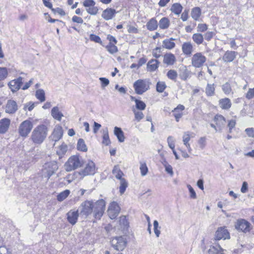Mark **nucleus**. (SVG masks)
Wrapping results in <instances>:
<instances>
[{
  "label": "nucleus",
  "mask_w": 254,
  "mask_h": 254,
  "mask_svg": "<svg viewBox=\"0 0 254 254\" xmlns=\"http://www.w3.org/2000/svg\"><path fill=\"white\" fill-rule=\"evenodd\" d=\"M106 204V201L103 199L95 201L93 200H85L81 203L79 207L80 214L86 217L92 214L95 219L100 220L104 213Z\"/></svg>",
  "instance_id": "f257e3e1"
},
{
  "label": "nucleus",
  "mask_w": 254,
  "mask_h": 254,
  "mask_svg": "<svg viewBox=\"0 0 254 254\" xmlns=\"http://www.w3.org/2000/svg\"><path fill=\"white\" fill-rule=\"evenodd\" d=\"M47 133V127L44 125H40L33 129L30 138L34 143L40 144L44 141Z\"/></svg>",
  "instance_id": "f03ea898"
},
{
  "label": "nucleus",
  "mask_w": 254,
  "mask_h": 254,
  "mask_svg": "<svg viewBox=\"0 0 254 254\" xmlns=\"http://www.w3.org/2000/svg\"><path fill=\"white\" fill-rule=\"evenodd\" d=\"M151 82L148 79H138L133 83V87L135 93L142 95L150 88Z\"/></svg>",
  "instance_id": "7ed1b4c3"
},
{
  "label": "nucleus",
  "mask_w": 254,
  "mask_h": 254,
  "mask_svg": "<svg viewBox=\"0 0 254 254\" xmlns=\"http://www.w3.org/2000/svg\"><path fill=\"white\" fill-rule=\"evenodd\" d=\"M59 168V166L56 161H52L45 163L42 169V175L48 180L54 175Z\"/></svg>",
  "instance_id": "20e7f679"
},
{
  "label": "nucleus",
  "mask_w": 254,
  "mask_h": 254,
  "mask_svg": "<svg viewBox=\"0 0 254 254\" xmlns=\"http://www.w3.org/2000/svg\"><path fill=\"white\" fill-rule=\"evenodd\" d=\"M81 165L82 163L79 156L73 155L69 158L64 166L67 172H70L81 167Z\"/></svg>",
  "instance_id": "39448f33"
},
{
  "label": "nucleus",
  "mask_w": 254,
  "mask_h": 254,
  "mask_svg": "<svg viewBox=\"0 0 254 254\" xmlns=\"http://www.w3.org/2000/svg\"><path fill=\"white\" fill-rule=\"evenodd\" d=\"M33 128L32 123L28 120L22 122L18 127V133L20 136L26 137Z\"/></svg>",
  "instance_id": "423d86ee"
},
{
  "label": "nucleus",
  "mask_w": 254,
  "mask_h": 254,
  "mask_svg": "<svg viewBox=\"0 0 254 254\" xmlns=\"http://www.w3.org/2000/svg\"><path fill=\"white\" fill-rule=\"evenodd\" d=\"M111 243L116 250L122 251L126 248L127 241L123 237H117L112 239Z\"/></svg>",
  "instance_id": "0eeeda50"
},
{
  "label": "nucleus",
  "mask_w": 254,
  "mask_h": 254,
  "mask_svg": "<svg viewBox=\"0 0 254 254\" xmlns=\"http://www.w3.org/2000/svg\"><path fill=\"white\" fill-rule=\"evenodd\" d=\"M191 65L195 68L201 67L206 61V58L201 53H196L191 58Z\"/></svg>",
  "instance_id": "6e6552de"
},
{
  "label": "nucleus",
  "mask_w": 254,
  "mask_h": 254,
  "mask_svg": "<svg viewBox=\"0 0 254 254\" xmlns=\"http://www.w3.org/2000/svg\"><path fill=\"white\" fill-rule=\"evenodd\" d=\"M251 223L244 219H239L235 223V228L239 231L247 233L250 231Z\"/></svg>",
  "instance_id": "1a4fd4ad"
},
{
  "label": "nucleus",
  "mask_w": 254,
  "mask_h": 254,
  "mask_svg": "<svg viewBox=\"0 0 254 254\" xmlns=\"http://www.w3.org/2000/svg\"><path fill=\"white\" fill-rule=\"evenodd\" d=\"M120 207L117 202L113 201L109 205L107 213L111 219H115L120 212Z\"/></svg>",
  "instance_id": "9d476101"
},
{
  "label": "nucleus",
  "mask_w": 254,
  "mask_h": 254,
  "mask_svg": "<svg viewBox=\"0 0 254 254\" xmlns=\"http://www.w3.org/2000/svg\"><path fill=\"white\" fill-rule=\"evenodd\" d=\"M96 170L95 163L93 161H90L86 164L84 168L79 172V174L82 177H84L88 175H94Z\"/></svg>",
  "instance_id": "9b49d317"
},
{
  "label": "nucleus",
  "mask_w": 254,
  "mask_h": 254,
  "mask_svg": "<svg viewBox=\"0 0 254 254\" xmlns=\"http://www.w3.org/2000/svg\"><path fill=\"white\" fill-rule=\"evenodd\" d=\"M23 83V78L19 77L17 79L11 80L8 83V86L12 92L18 91Z\"/></svg>",
  "instance_id": "f8f14e48"
},
{
  "label": "nucleus",
  "mask_w": 254,
  "mask_h": 254,
  "mask_svg": "<svg viewBox=\"0 0 254 254\" xmlns=\"http://www.w3.org/2000/svg\"><path fill=\"white\" fill-rule=\"evenodd\" d=\"M67 221L72 225H75L79 217L78 210H71L66 213Z\"/></svg>",
  "instance_id": "ddd939ff"
},
{
  "label": "nucleus",
  "mask_w": 254,
  "mask_h": 254,
  "mask_svg": "<svg viewBox=\"0 0 254 254\" xmlns=\"http://www.w3.org/2000/svg\"><path fill=\"white\" fill-rule=\"evenodd\" d=\"M213 121L216 125L219 131H221L226 123L225 118L221 115L217 114L214 116Z\"/></svg>",
  "instance_id": "4468645a"
},
{
  "label": "nucleus",
  "mask_w": 254,
  "mask_h": 254,
  "mask_svg": "<svg viewBox=\"0 0 254 254\" xmlns=\"http://www.w3.org/2000/svg\"><path fill=\"white\" fill-rule=\"evenodd\" d=\"M215 238L216 240H225L230 238V234L228 230L225 228H219L215 233Z\"/></svg>",
  "instance_id": "2eb2a0df"
},
{
  "label": "nucleus",
  "mask_w": 254,
  "mask_h": 254,
  "mask_svg": "<svg viewBox=\"0 0 254 254\" xmlns=\"http://www.w3.org/2000/svg\"><path fill=\"white\" fill-rule=\"evenodd\" d=\"M18 110V106L16 102L12 100L7 101L5 106V112L8 114H14Z\"/></svg>",
  "instance_id": "dca6fc26"
},
{
  "label": "nucleus",
  "mask_w": 254,
  "mask_h": 254,
  "mask_svg": "<svg viewBox=\"0 0 254 254\" xmlns=\"http://www.w3.org/2000/svg\"><path fill=\"white\" fill-rule=\"evenodd\" d=\"M63 130L60 126L55 127L52 134L51 136V139L55 142L59 141L63 136Z\"/></svg>",
  "instance_id": "f3484780"
},
{
  "label": "nucleus",
  "mask_w": 254,
  "mask_h": 254,
  "mask_svg": "<svg viewBox=\"0 0 254 254\" xmlns=\"http://www.w3.org/2000/svg\"><path fill=\"white\" fill-rule=\"evenodd\" d=\"M117 13L116 10L112 8H107L103 10L102 13V17L106 20L112 19Z\"/></svg>",
  "instance_id": "a211bd4d"
},
{
  "label": "nucleus",
  "mask_w": 254,
  "mask_h": 254,
  "mask_svg": "<svg viewBox=\"0 0 254 254\" xmlns=\"http://www.w3.org/2000/svg\"><path fill=\"white\" fill-rule=\"evenodd\" d=\"M185 109V108L184 105L179 104L172 110V112L173 113V116L177 122H179L180 119L182 117L183 115V111Z\"/></svg>",
  "instance_id": "6ab92c4d"
},
{
  "label": "nucleus",
  "mask_w": 254,
  "mask_h": 254,
  "mask_svg": "<svg viewBox=\"0 0 254 254\" xmlns=\"http://www.w3.org/2000/svg\"><path fill=\"white\" fill-rule=\"evenodd\" d=\"M10 120L7 118H4L0 120V133L4 134L6 132L9 127Z\"/></svg>",
  "instance_id": "aec40b11"
},
{
  "label": "nucleus",
  "mask_w": 254,
  "mask_h": 254,
  "mask_svg": "<svg viewBox=\"0 0 254 254\" xmlns=\"http://www.w3.org/2000/svg\"><path fill=\"white\" fill-rule=\"evenodd\" d=\"M237 54V52L227 51L224 54L222 59L224 62H231L236 58Z\"/></svg>",
  "instance_id": "412c9836"
},
{
  "label": "nucleus",
  "mask_w": 254,
  "mask_h": 254,
  "mask_svg": "<svg viewBox=\"0 0 254 254\" xmlns=\"http://www.w3.org/2000/svg\"><path fill=\"white\" fill-rule=\"evenodd\" d=\"M182 50L184 55L190 56L193 52V45L190 42H185L182 45Z\"/></svg>",
  "instance_id": "4be33fe9"
},
{
  "label": "nucleus",
  "mask_w": 254,
  "mask_h": 254,
  "mask_svg": "<svg viewBox=\"0 0 254 254\" xmlns=\"http://www.w3.org/2000/svg\"><path fill=\"white\" fill-rule=\"evenodd\" d=\"M176 61L175 55L171 53L164 56L163 63L167 65H173Z\"/></svg>",
  "instance_id": "5701e85b"
},
{
  "label": "nucleus",
  "mask_w": 254,
  "mask_h": 254,
  "mask_svg": "<svg viewBox=\"0 0 254 254\" xmlns=\"http://www.w3.org/2000/svg\"><path fill=\"white\" fill-rule=\"evenodd\" d=\"M175 39L173 38L166 39L162 42V47L168 50H172L176 46V44L174 42Z\"/></svg>",
  "instance_id": "b1692460"
},
{
  "label": "nucleus",
  "mask_w": 254,
  "mask_h": 254,
  "mask_svg": "<svg viewBox=\"0 0 254 254\" xmlns=\"http://www.w3.org/2000/svg\"><path fill=\"white\" fill-rule=\"evenodd\" d=\"M193 133L190 131L185 132L183 136V141L184 144L186 146L188 151L190 152L191 150L189 141L190 139V137H192V134Z\"/></svg>",
  "instance_id": "393cba45"
},
{
  "label": "nucleus",
  "mask_w": 254,
  "mask_h": 254,
  "mask_svg": "<svg viewBox=\"0 0 254 254\" xmlns=\"http://www.w3.org/2000/svg\"><path fill=\"white\" fill-rule=\"evenodd\" d=\"M220 107L224 110H229L232 105L230 99L228 98L221 99L219 101Z\"/></svg>",
  "instance_id": "a878e982"
},
{
  "label": "nucleus",
  "mask_w": 254,
  "mask_h": 254,
  "mask_svg": "<svg viewBox=\"0 0 254 254\" xmlns=\"http://www.w3.org/2000/svg\"><path fill=\"white\" fill-rule=\"evenodd\" d=\"M51 115L54 119L61 121L62 117L64 116L63 113L60 111L59 108L58 107H54L51 111Z\"/></svg>",
  "instance_id": "bb28decb"
},
{
  "label": "nucleus",
  "mask_w": 254,
  "mask_h": 254,
  "mask_svg": "<svg viewBox=\"0 0 254 254\" xmlns=\"http://www.w3.org/2000/svg\"><path fill=\"white\" fill-rule=\"evenodd\" d=\"M114 134L117 136L118 140L120 142H123L125 141L124 133L120 127H115L114 130Z\"/></svg>",
  "instance_id": "cd10ccee"
},
{
  "label": "nucleus",
  "mask_w": 254,
  "mask_h": 254,
  "mask_svg": "<svg viewBox=\"0 0 254 254\" xmlns=\"http://www.w3.org/2000/svg\"><path fill=\"white\" fill-rule=\"evenodd\" d=\"M158 26V22L155 18H152L146 23L147 29L149 31L156 30Z\"/></svg>",
  "instance_id": "c85d7f7f"
},
{
  "label": "nucleus",
  "mask_w": 254,
  "mask_h": 254,
  "mask_svg": "<svg viewBox=\"0 0 254 254\" xmlns=\"http://www.w3.org/2000/svg\"><path fill=\"white\" fill-rule=\"evenodd\" d=\"M159 62L158 60L152 59L148 62L147 64L148 70L150 71H155L158 67Z\"/></svg>",
  "instance_id": "c756f323"
},
{
  "label": "nucleus",
  "mask_w": 254,
  "mask_h": 254,
  "mask_svg": "<svg viewBox=\"0 0 254 254\" xmlns=\"http://www.w3.org/2000/svg\"><path fill=\"white\" fill-rule=\"evenodd\" d=\"M192 39L193 41L198 45L202 44L204 40L203 36L199 33L193 34Z\"/></svg>",
  "instance_id": "7c9ffc66"
},
{
  "label": "nucleus",
  "mask_w": 254,
  "mask_h": 254,
  "mask_svg": "<svg viewBox=\"0 0 254 254\" xmlns=\"http://www.w3.org/2000/svg\"><path fill=\"white\" fill-rule=\"evenodd\" d=\"M131 100L134 101L135 103L136 109L140 111L144 110L146 108L145 103L140 100L137 99L134 97H131Z\"/></svg>",
  "instance_id": "2f4dec72"
},
{
  "label": "nucleus",
  "mask_w": 254,
  "mask_h": 254,
  "mask_svg": "<svg viewBox=\"0 0 254 254\" xmlns=\"http://www.w3.org/2000/svg\"><path fill=\"white\" fill-rule=\"evenodd\" d=\"M158 25L160 28L166 29L169 27L170 21L168 18L164 17L160 20Z\"/></svg>",
  "instance_id": "473e14b6"
},
{
  "label": "nucleus",
  "mask_w": 254,
  "mask_h": 254,
  "mask_svg": "<svg viewBox=\"0 0 254 254\" xmlns=\"http://www.w3.org/2000/svg\"><path fill=\"white\" fill-rule=\"evenodd\" d=\"M112 173L117 179L120 180L123 179L122 176L124 174L119 165H115L114 166L112 170Z\"/></svg>",
  "instance_id": "72a5a7b5"
},
{
  "label": "nucleus",
  "mask_w": 254,
  "mask_h": 254,
  "mask_svg": "<svg viewBox=\"0 0 254 254\" xmlns=\"http://www.w3.org/2000/svg\"><path fill=\"white\" fill-rule=\"evenodd\" d=\"M183 9V6L179 3H174L171 8V11L176 15L180 14Z\"/></svg>",
  "instance_id": "f704fd0d"
},
{
  "label": "nucleus",
  "mask_w": 254,
  "mask_h": 254,
  "mask_svg": "<svg viewBox=\"0 0 254 254\" xmlns=\"http://www.w3.org/2000/svg\"><path fill=\"white\" fill-rule=\"evenodd\" d=\"M201 14V9L198 7H195L192 9L191 16L195 20H197Z\"/></svg>",
  "instance_id": "c9c22d12"
},
{
  "label": "nucleus",
  "mask_w": 254,
  "mask_h": 254,
  "mask_svg": "<svg viewBox=\"0 0 254 254\" xmlns=\"http://www.w3.org/2000/svg\"><path fill=\"white\" fill-rule=\"evenodd\" d=\"M70 193V190H66L61 192H60L57 197V199L59 201H62L67 197Z\"/></svg>",
  "instance_id": "e433bc0d"
},
{
  "label": "nucleus",
  "mask_w": 254,
  "mask_h": 254,
  "mask_svg": "<svg viewBox=\"0 0 254 254\" xmlns=\"http://www.w3.org/2000/svg\"><path fill=\"white\" fill-rule=\"evenodd\" d=\"M103 141L102 143L105 145H108L111 143V141L109 138L108 130L107 128H106L103 130Z\"/></svg>",
  "instance_id": "4c0bfd02"
},
{
  "label": "nucleus",
  "mask_w": 254,
  "mask_h": 254,
  "mask_svg": "<svg viewBox=\"0 0 254 254\" xmlns=\"http://www.w3.org/2000/svg\"><path fill=\"white\" fill-rule=\"evenodd\" d=\"M222 90L226 95H229L233 93L232 87L230 84L227 82L222 85Z\"/></svg>",
  "instance_id": "58836bf2"
},
{
  "label": "nucleus",
  "mask_w": 254,
  "mask_h": 254,
  "mask_svg": "<svg viewBox=\"0 0 254 254\" xmlns=\"http://www.w3.org/2000/svg\"><path fill=\"white\" fill-rule=\"evenodd\" d=\"M36 97L41 102L45 101V93L43 89H38L36 92Z\"/></svg>",
  "instance_id": "ea45409f"
},
{
  "label": "nucleus",
  "mask_w": 254,
  "mask_h": 254,
  "mask_svg": "<svg viewBox=\"0 0 254 254\" xmlns=\"http://www.w3.org/2000/svg\"><path fill=\"white\" fill-rule=\"evenodd\" d=\"M214 84L208 83L205 88L206 95L209 96H213L214 94Z\"/></svg>",
  "instance_id": "a19ab883"
},
{
  "label": "nucleus",
  "mask_w": 254,
  "mask_h": 254,
  "mask_svg": "<svg viewBox=\"0 0 254 254\" xmlns=\"http://www.w3.org/2000/svg\"><path fill=\"white\" fill-rule=\"evenodd\" d=\"M120 181V186L119 187V191L121 194H123L126 191V189L128 186V184L125 179H121Z\"/></svg>",
  "instance_id": "79ce46f5"
},
{
  "label": "nucleus",
  "mask_w": 254,
  "mask_h": 254,
  "mask_svg": "<svg viewBox=\"0 0 254 254\" xmlns=\"http://www.w3.org/2000/svg\"><path fill=\"white\" fill-rule=\"evenodd\" d=\"M77 148L78 150L85 152L87 150V147L85 143L84 140L80 138L77 142Z\"/></svg>",
  "instance_id": "37998d69"
},
{
  "label": "nucleus",
  "mask_w": 254,
  "mask_h": 254,
  "mask_svg": "<svg viewBox=\"0 0 254 254\" xmlns=\"http://www.w3.org/2000/svg\"><path fill=\"white\" fill-rule=\"evenodd\" d=\"M67 145L62 144L57 151V153L60 158H61L67 151Z\"/></svg>",
  "instance_id": "c03bdc74"
},
{
  "label": "nucleus",
  "mask_w": 254,
  "mask_h": 254,
  "mask_svg": "<svg viewBox=\"0 0 254 254\" xmlns=\"http://www.w3.org/2000/svg\"><path fill=\"white\" fill-rule=\"evenodd\" d=\"M120 224L123 227L124 229H126L128 227L129 223L125 216L120 217Z\"/></svg>",
  "instance_id": "a18cd8bd"
},
{
  "label": "nucleus",
  "mask_w": 254,
  "mask_h": 254,
  "mask_svg": "<svg viewBox=\"0 0 254 254\" xmlns=\"http://www.w3.org/2000/svg\"><path fill=\"white\" fill-rule=\"evenodd\" d=\"M167 75L169 79L176 81L178 74L176 70L171 69L168 71Z\"/></svg>",
  "instance_id": "49530a36"
},
{
  "label": "nucleus",
  "mask_w": 254,
  "mask_h": 254,
  "mask_svg": "<svg viewBox=\"0 0 254 254\" xmlns=\"http://www.w3.org/2000/svg\"><path fill=\"white\" fill-rule=\"evenodd\" d=\"M166 88V85L164 82L159 81L156 84V90L159 93H162Z\"/></svg>",
  "instance_id": "de8ad7c7"
},
{
  "label": "nucleus",
  "mask_w": 254,
  "mask_h": 254,
  "mask_svg": "<svg viewBox=\"0 0 254 254\" xmlns=\"http://www.w3.org/2000/svg\"><path fill=\"white\" fill-rule=\"evenodd\" d=\"M106 48L107 51L112 54H115L118 52V48L115 44L110 43L108 46H106Z\"/></svg>",
  "instance_id": "09e8293b"
},
{
  "label": "nucleus",
  "mask_w": 254,
  "mask_h": 254,
  "mask_svg": "<svg viewBox=\"0 0 254 254\" xmlns=\"http://www.w3.org/2000/svg\"><path fill=\"white\" fill-rule=\"evenodd\" d=\"M8 75V71L6 67H0V80L5 79Z\"/></svg>",
  "instance_id": "8fccbe9b"
},
{
  "label": "nucleus",
  "mask_w": 254,
  "mask_h": 254,
  "mask_svg": "<svg viewBox=\"0 0 254 254\" xmlns=\"http://www.w3.org/2000/svg\"><path fill=\"white\" fill-rule=\"evenodd\" d=\"M132 111L134 114V118L136 120L139 122L144 118V115L141 111H137L135 109H132Z\"/></svg>",
  "instance_id": "3c124183"
},
{
  "label": "nucleus",
  "mask_w": 254,
  "mask_h": 254,
  "mask_svg": "<svg viewBox=\"0 0 254 254\" xmlns=\"http://www.w3.org/2000/svg\"><path fill=\"white\" fill-rule=\"evenodd\" d=\"M190 75V71L188 69H185L181 72L180 74V76L182 80L186 81L189 77Z\"/></svg>",
  "instance_id": "603ef678"
},
{
  "label": "nucleus",
  "mask_w": 254,
  "mask_h": 254,
  "mask_svg": "<svg viewBox=\"0 0 254 254\" xmlns=\"http://www.w3.org/2000/svg\"><path fill=\"white\" fill-rule=\"evenodd\" d=\"M87 12L91 15H96L98 11L97 7L92 6L86 8Z\"/></svg>",
  "instance_id": "864d4df0"
},
{
  "label": "nucleus",
  "mask_w": 254,
  "mask_h": 254,
  "mask_svg": "<svg viewBox=\"0 0 254 254\" xmlns=\"http://www.w3.org/2000/svg\"><path fill=\"white\" fill-rule=\"evenodd\" d=\"M141 174L142 176H145L148 172V168L145 163H141L140 166Z\"/></svg>",
  "instance_id": "5fc2aeb1"
},
{
  "label": "nucleus",
  "mask_w": 254,
  "mask_h": 254,
  "mask_svg": "<svg viewBox=\"0 0 254 254\" xmlns=\"http://www.w3.org/2000/svg\"><path fill=\"white\" fill-rule=\"evenodd\" d=\"M90 39L91 41H94L95 43H99L100 44H102V40L100 37L93 34H90Z\"/></svg>",
  "instance_id": "6e6d98bb"
},
{
  "label": "nucleus",
  "mask_w": 254,
  "mask_h": 254,
  "mask_svg": "<svg viewBox=\"0 0 254 254\" xmlns=\"http://www.w3.org/2000/svg\"><path fill=\"white\" fill-rule=\"evenodd\" d=\"M208 29V26L206 24L199 23L197 27V31L199 32H204Z\"/></svg>",
  "instance_id": "4d7b16f0"
},
{
  "label": "nucleus",
  "mask_w": 254,
  "mask_h": 254,
  "mask_svg": "<svg viewBox=\"0 0 254 254\" xmlns=\"http://www.w3.org/2000/svg\"><path fill=\"white\" fill-rule=\"evenodd\" d=\"M167 142L169 147L174 150L175 148V140L173 136H169L167 138Z\"/></svg>",
  "instance_id": "13d9d810"
},
{
  "label": "nucleus",
  "mask_w": 254,
  "mask_h": 254,
  "mask_svg": "<svg viewBox=\"0 0 254 254\" xmlns=\"http://www.w3.org/2000/svg\"><path fill=\"white\" fill-rule=\"evenodd\" d=\"M236 124V122L234 120H231L228 121V127L229 128V133H231L232 132V129L235 127Z\"/></svg>",
  "instance_id": "bf43d9fd"
},
{
  "label": "nucleus",
  "mask_w": 254,
  "mask_h": 254,
  "mask_svg": "<svg viewBox=\"0 0 254 254\" xmlns=\"http://www.w3.org/2000/svg\"><path fill=\"white\" fill-rule=\"evenodd\" d=\"M84 6L88 8L92 6H95V2L93 0H85L83 2Z\"/></svg>",
  "instance_id": "052dcab7"
},
{
  "label": "nucleus",
  "mask_w": 254,
  "mask_h": 254,
  "mask_svg": "<svg viewBox=\"0 0 254 254\" xmlns=\"http://www.w3.org/2000/svg\"><path fill=\"white\" fill-rule=\"evenodd\" d=\"M187 187L190 193V198L195 199L196 198V194L192 187L190 185H188Z\"/></svg>",
  "instance_id": "680f3d73"
},
{
  "label": "nucleus",
  "mask_w": 254,
  "mask_h": 254,
  "mask_svg": "<svg viewBox=\"0 0 254 254\" xmlns=\"http://www.w3.org/2000/svg\"><path fill=\"white\" fill-rule=\"evenodd\" d=\"M215 34L212 31H208L204 34V38L207 41H209L214 36Z\"/></svg>",
  "instance_id": "e2e57ef3"
},
{
  "label": "nucleus",
  "mask_w": 254,
  "mask_h": 254,
  "mask_svg": "<svg viewBox=\"0 0 254 254\" xmlns=\"http://www.w3.org/2000/svg\"><path fill=\"white\" fill-rule=\"evenodd\" d=\"M161 49L160 47H156V48H155L153 50V52H152V55H153V57H154L156 58H159L161 56V55H160V53L161 52Z\"/></svg>",
  "instance_id": "0e129e2a"
},
{
  "label": "nucleus",
  "mask_w": 254,
  "mask_h": 254,
  "mask_svg": "<svg viewBox=\"0 0 254 254\" xmlns=\"http://www.w3.org/2000/svg\"><path fill=\"white\" fill-rule=\"evenodd\" d=\"M99 80L101 82V86L102 87H105L109 84V80L105 77H100Z\"/></svg>",
  "instance_id": "69168bd1"
},
{
  "label": "nucleus",
  "mask_w": 254,
  "mask_h": 254,
  "mask_svg": "<svg viewBox=\"0 0 254 254\" xmlns=\"http://www.w3.org/2000/svg\"><path fill=\"white\" fill-rule=\"evenodd\" d=\"M247 134L251 137H254V128H247L245 129Z\"/></svg>",
  "instance_id": "338daca9"
},
{
  "label": "nucleus",
  "mask_w": 254,
  "mask_h": 254,
  "mask_svg": "<svg viewBox=\"0 0 254 254\" xmlns=\"http://www.w3.org/2000/svg\"><path fill=\"white\" fill-rule=\"evenodd\" d=\"M254 97V88L249 89L246 94V97L248 99H252Z\"/></svg>",
  "instance_id": "774afa93"
}]
</instances>
